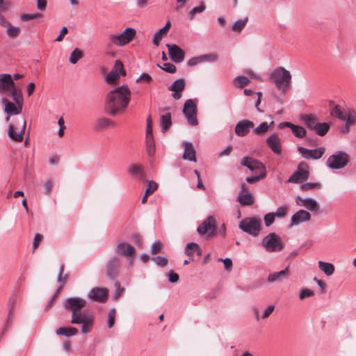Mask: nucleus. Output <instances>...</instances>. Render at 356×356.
Masks as SVG:
<instances>
[{"label": "nucleus", "instance_id": "052dcab7", "mask_svg": "<svg viewBox=\"0 0 356 356\" xmlns=\"http://www.w3.org/2000/svg\"><path fill=\"white\" fill-rule=\"evenodd\" d=\"M275 214L273 212L265 214L264 220L266 227L271 225L275 221Z\"/></svg>", "mask_w": 356, "mask_h": 356}, {"label": "nucleus", "instance_id": "e433bc0d", "mask_svg": "<svg viewBox=\"0 0 356 356\" xmlns=\"http://www.w3.org/2000/svg\"><path fill=\"white\" fill-rule=\"evenodd\" d=\"M319 268L327 275L330 276L334 272V266L331 263L325 262L323 261H318Z\"/></svg>", "mask_w": 356, "mask_h": 356}, {"label": "nucleus", "instance_id": "58836bf2", "mask_svg": "<svg viewBox=\"0 0 356 356\" xmlns=\"http://www.w3.org/2000/svg\"><path fill=\"white\" fill-rule=\"evenodd\" d=\"M304 204V207L312 212H316L320 209L318 202L312 197H306Z\"/></svg>", "mask_w": 356, "mask_h": 356}, {"label": "nucleus", "instance_id": "2f4dec72", "mask_svg": "<svg viewBox=\"0 0 356 356\" xmlns=\"http://www.w3.org/2000/svg\"><path fill=\"white\" fill-rule=\"evenodd\" d=\"M128 172L138 179L143 180L145 179V172L142 167L138 165H131L128 168Z\"/></svg>", "mask_w": 356, "mask_h": 356}, {"label": "nucleus", "instance_id": "69168bd1", "mask_svg": "<svg viewBox=\"0 0 356 356\" xmlns=\"http://www.w3.org/2000/svg\"><path fill=\"white\" fill-rule=\"evenodd\" d=\"M275 306L273 305H269L267 308L264 309L263 314L261 316V318L264 319L268 318L271 313L274 311Z\"/></svg>", "mask_w": 356, "mask_h": 356}, {"label": "nucleus", "instance_id": "3c124183", "mask_svg": "<svg viewBox=\"0 0 356 356\" xmlns=\"http://www.w3.org/2000/svg\"><path fill=\"white\" fill-rule=\"evenodd\" d=\"M321 187V184L319 182H308L302 184L300 186L302 191H307L313 188H320Z\"/></svg>", "mask_w": 356, "mask_h": 356}, {"label": "nucleus", "instance_id": "e2e57ef3", "mask_svg": "<svg viewBox=\"0 0 356 356\" xmlns=\"http://www.w3.org/2000/svg\"><path fill=\"white\" fill-rule=\"evenodd\" d=\"M44 193L47 195H49L51 193V191L53 188V182L51 179L47 180L43 184Z\"/></svg>", "mask_w": 356, "mask_h": 356}, {"label": "nucleus", "instance_id": "c756f323", "mask_svg": "<svg viewBox=\"0 0 356 356\" xmlns=\"http://www.w3.org/2000/svg\"><path fill=\"white\" fill-rule=\"evenodd\" d=\"M289 266H287L284 270H282L280 272H274L269 273L268 275L267 281L270 283H273L277 281L279 279H286L289 277Z\"/></svg>", "mask_w": 356, "mask_h": 356}, {"label": "nucleus", "instance_id": "c85d7f7f", "mask_svg": "<svg viewBox=\"0 0 356 356\" xmlns=\"http://www.w3.org/2000/svg\"><path fill=\"white\" fill-rule=\"evenodd\" d=\"M171 26V23L170 21H168L165 25L160 29L158 31H156L153 37V44L158 47L160 44L161 40H162L164 35H165L169 31Z\"/></svg>", "mask_w": 356, "mask_h": 356}, {"label": "nucleus", "instance_id": "4be33fe9", "mask_svg": "<svg viewBox=\"0 0 356 356\" xmlns=\"http://www.w3.org/2000/svg\"><path fill=\"white\" fill-rule=\"evenodd\" d=\"M125 74L122 63L120 60H116L114 68L106 76V82L112 83L120 78V74L124 76Z\"/></svg>", "mask_w": 356, "mask_h": 356}, {"label": "nucleus", "instance_id": "bf43d9fd", "mask_svg": "<svg viewBox=\"0 0 356 356\" xmlns=\"http://www.w3.org/2000/svg\"><path fill=\"white\" fill-rule=\"evenodd\" d=\"M286 210L287 207L286 205L279 207L276 211L274 213L275 216L280 218H284L286 215Z\"/></svg>", "mask_w": 356, "mask_h": 356}, {"label": "nucleus", "instance_id": "8fccbe9b", "mask_svg": "<svg viewBox=\"0 0 356 356\" xmlns=\"http://www.w3.org/2000/svg\"><path fill=\"white\" fill-rule=\"evenodd\" d=\"M266 177V172H261V173L259 175L247 177L246 181L248 184H254V183L264 179Z\"/></svg>", "mask_w": 356, "mask_h": 356}, {"label": "nucleus", "instance_id": "bb28decb", "mask_svg": "<svg viewBox=\"0 0 356 356\" xmlns=\"http://www.w3.org/2000/svg\"><path fill=\"white\" fill-rule=\"evenodd\" d=\"M9 311L6 325L1 330V335H3L12 325L15 321L14 309L15 307V302L14 300H10L8 302Z\"/></svg>", "mask_w": 356, "mask_h": 356}, {"label": "nucleus", "instance_id": "7c9ffc66", "mask_svg": "<svg viewBox=\"0 0 356 356\" xmlns=\"http://www.w3.org/2000/svg\"><path fill=\"white\" fill-rule=\"evenodd\" d=\"M172 125V116L170 112L163 114L160 117V127L161 131L165 133Z\"/></svg>", "mask_w": 356, "mask_h": 356}, {"label": "nucleus", "instance_id": "338daca9", "mask_svg": "<svg viewBox=\"0 0 356 356\" xmlns=\"http://www.w3.org/2000/svg\"><path fill=\"white\" fill-rule=\"evenodd\" d=\"M152 80V78L149 74L143 72L137 79L136 82L144 81L146 83H149Z\"/></svg>", "mask_w": 356, "mask_h": 356}, {"label": "nucleus", "instance_id": "13d9d810", "mask_svg": "<svg viewBox=\"0 0 356 356\" xmlns=\"http://www.w3.org/2000/svg\"><path fill=\"white\" fill-rule=\"evenodd\" d=\"M159 67H161L164 71L169 73H175L176 72L177 67L175 65L170 63H163V66H160L158 65Z\"/></svg>", "mask_w": 356, "mask_h": 356}, {"label": "nucleus", "instance_id": "9d476101", "mask_svg": "<svg viewBox=\"0 0 356 356\" xmlns=\"http://www.w3.org/2000/svg\"><path fill=\"white\" fill-rule=\"evenodd\" d=\"M261 244L268 252H279L284 248L280 237L275 232H270L264 236Z\"/></svg>", "mask_w": 356, "mask_h": 356}, {"label": "nucleus", "instance_id": "a18cd8bd", "mask_svg": "<svg viewBox=\"0 0 356 356\" xmlns=\"http://www.w3.org/2000/svg\"><path fill=\"white\" fill-rule=\"evenodd\" d=\"M83 56L82 51L79 49L75 48L70 54L69 61L72 64H76Z\"/></svg>", "mask_w": 356, "mask_h": 356}, {"label": "nucleus", "instance_id": "0e129e2a", "mask_svg": "<svg viewBox=\"0 0 356 356\" xmlns=\"http://www.w3.org/2000/svg\"><path fill=\"white\" fill-rule=\"evenodd\" d=\"M201 63H202L201 56H195V57L191 58V59H189L188 60L187 65H188V67H194Z\"/></svg>", "mask_w": 356, "mask_h": 356}, {"label": "nucleus", "instance_id": "f257e3e1", "mask_svg": "<svg viewBox=\"0 0 356 356\" xmlns=\"http://www.w3.org/2000/svg\"><path fill=\"white\" fill-rule=\"evenodd\" d=\"M131 92L128 86L122 85L116 87L107 93L104 105L105 113L111 117L123 114L127 110Z\"/></svg>", "mask_w": 356, "mask_h": 356}, {"label": "nucleus", "instance_id": "774afa93", "mask_svg": "<svg viewBox=\"0 0 356 356\" xmlns=\"http://www.w3.org/2000/svg\"><path fill=\"white\" fill-rule=\"evenodd\" d=\"M348 125H354L356 124V115H346L345 120Z\"/></svg>", "mask_w": 356, "mask_h": 356}, {"label": "nucleus", "instance_id": "39448f33", "mask_svg": "<svg viewBox=\"0 0 356 356\" xmlns=\"http://www.w3.org/2000/svg\"><path fill=\"white\" fill-rule=\"evenodd\" d=\"M238 227L243 232L256 237L261 230V220L256 217H247L239 222Z\"/></svg>", "mask_w": 356, "mask_h": 356}, {"label": "nucleus", "instance_id": "c9c22d12", "mask_svg": "<svg viewBox=\"0 0 356 356\" xmlns=\"http://www.w3.org/2000/svg\"><path fill=\"white\" fill-rule=\"evenodd\" d=\"M330 129V124L327 122H317L314 131L320 136H324Z\"/></svg>", "mask_w": 356, "mask_h": 356}, {"label": "nucleus", "instance_id": "de8ad7c7", "mask_svg": "<svg viewBox=\"0 0 356 356\" xmlns=\"http://www.w3.org/2000/svg\"><path fill=\"white\" fill-rule=\"evenodd\" d=\"M6 33L8 38H15L20 33V28L19 26H13L11 24L8 26L6 31Z\"/></svg>", "mask_w": 356, "mask_h": 356}, {"label": "nucleus", "instance_id": "0eeeda50", "mask_svg": "<svg viewBox=\"0 0 356 356\" xmlns=\"http://www.w3.org/2000/svg\"><path fill=\"white\" fill-rule=\"evenodd\" d=\"M136 35V31L132 27H127L122 32L117 34H110L109 41L115 46L122 47L133 40Z\"/></svg>", "mask_w": 356, "mask_h": 356}, {"label": "nucleus", "instance_id": "4d7b16f0", "mask_svg": "<svg viewBox=\"0 0 356 356\" xmlns=\"http://www.w3.org/2000/svg\"><path fill=\"white\" fill-rule=\"evenodd\" d=\"M158 184H156L155 181H149L148 183V186L145 190L146 195L152 194L158 188Z\"/></svg>", "mask_w": 356, "mask_h": 356}, {"label": "nucleus", "instance_id": "393cba45", "mask_svg": "<svg viewBox=\"0 0 356 356\" xmlns=\"http://www.w3.org/2000/svg\"><path fill=\"white\" fill-rule=\"evenodd\" d=\"M280 129L290 128L293 135L298 138H303L306 136V130L301 126L296 125L290 122H283L278 125Z\"/></svg>", "mask_w": 356, "mask_h": 356}, {"label": "nucleus", "instance_id": "6e6552de", "mask_svg": "<svg viewBox=\"0 0 356 356\" xmlns=\"http://www.w3.org/2000/svg\"><path fill=\"white\" fill-rule=\"evenodd\" d=\"M26 125V122L24 118H17L15 124H8V136L15 142H22L24 138Z\"/></svg>", "mask_w": 356, "mask_h": 356}, {"label": "nucleus", "instance_id": "cd10ccee", "mask_svg": "<svg viewBox=\"0 0 356 356\" xmlns=\"http://www.w3.org/2000/svg\"><path fill=\"white\" fill-rule=\"evenodd\" d=\"M115 122L106 117H102L97 119L94 129L97 131H102L110 127H114Z\"/></svg>", "mask_w": 356, "mask_h": 356}, {"label": "nucleus", "instance_id": "79ce46f5", "mask_svg": "<svg viewBox=\"0 0 356 356\" xmlns=\"http://www.w3.org/2000/svg\"><path fill=\"white\" fill-rule=\"evenodd\" d=\"M206 10L205 3L202 1L198 6L194 7L188 13V18L192 20L197 13H202Z\"/></svg>", "mask_w": 356, "mask_h": 356}, {"label": "nucleus", "instance_id": "864d4df0", "mask_svg": "<svg viewBox=\"0 0 356 356\" xmlns=\"http://www.w3.org/2000/svg\"><path fill=\"white\" fill-rule=\"evenodd\" d=\"M202 62H216L218 60V56L216 54H208L201 56Z\"/></svg>", "mask_w": 356, "mask_h": 356}, {"label": "nucleus", "instance_id": "f3484780", "mask_svg": "<svg viewBox=\"0 0 356 356\" xmlns=\"http://www.w3.org/2000/svg\"><path fill=\"white\" fill-rule=\"evenodd\" d=\"M241 165L248 168L252 172H254L257 170L266 172L265 165L259 160L250 156L243 157L241 160Z\"/></svg>", "mask_w": 356, "mask_h": 356}, {"label": "nucleus", "instance_id": "9b49d317", "mask_svg": "<svg viewBox=\"0 0 356 356\" xmlns=\"http://www.w3.org/2000/svg\"><path fill=\"white\" fill-rule=\"evenodd\" d=\"M183 113L184 114L188 123L191 126H196L198 124L197 119V104L192 99H187L183 106Z\"/></svg>", "mask_w": 356, "mask_h": 356}, {"label": "nucleus", "instance_id": "ddd939ff", "mask_svg": "<svg viewBox=\"0 0 356 356\" xmlns=\"http://www.w3.org/2000/svg\"><path fill=\"white\" fill-rule=\"evenodd\" d=\"M309 175L308 165L302 161L299 163L297 170L289 177L287 181L294 184L301 183L306 181L309 178Z\"/></svg>", "mask_w": 356, "mask_h": 356}, {"label": "nucleus", "instance_id": "c03bdc74", "mask_svg": "<svg viewBox=\"0 0 356 356\" xmlns=\"http://www.w3.org/2000/svg\"><path fill=\"white\" fill-rule=\"evenodd\" d=\"M248 20V17L236 20L232 25V30L236 32H241L245 26Z\"/></svg>", "mask_w": 356, "mask_h": 356}, {"label": "nucleus", "instance_id": "473e14b6", "mask_svg": "<svg viewBox=\"0 0 356 356\" xmlns=\"http://www.w3.org/2000/svg\"><path fill=\"white\" fill-rule=\"evenodd\" d=\"M242 206H250L254 202L253 195L250 193H240L236 199Z\"/></svg>", "mask_w": 356, "mask_h": 356}, {"label": "nucleus", "instance_id": "4c0bfd02", "mask_svg": "<svg viewBox=\"0 0 356 356\" xmlns=\"http://www.w3.org/2000/svg\"><path fill=\"white\" fill-rule=\"evenodd\" d=\"M64 272V265L62 264L60 266L59 272L57 276V281L59 283V287L57 289V293H59L60 289L65 285L67 283V275L63 274Z\"/></svg>", "mask_w": 356, "mask_h": 356}, {"label": "nucleus", "instance_id": "680f3d73", "mask_svg": "<svg viewBox=\"0 0 356 356\" xmlns=\"http://www.w3.org/2000/svg\"><path fill=\"white\" fill-rule=\"evenodd\" d=\"M314 292L309 289H303L300 292L299 298L301 300H303L306 298L312 297L314 296Z\"/></svg>", "mask_w": 356, "mask_h": 356}, {"label": "nucleus", "instance_id": "f03ea898", "mask_svg": "<svg viewBox=\"0 0 356 356\" xmlns=\"http://www.w3.org/2000/svg\"><path fill=\"white\" fill-rule=\"evenodd\" d=\"M86 303V300L80 297H70L63 302L65 309L72 312L71 323L81 324V331L83 334L91 332L94 321L90 314L81 312Z\"/></svg>", "mask_w": 356, "mask_h": 356}, {"label": "nucleus", "instance_id": "7ed1b4c3", "mask_svg": "<svg viewBox=\"0 0 356 356\" xmlns=\"http://www.w3.org/2000/svg\"><path fill=\"white\" fill-rule=\"evenodd\" d=\"M269 79L282 94L287 92L291 82V74L289 70L278 67L270 73Z\"/></svg>", "mask_w": 356, "mask_h": 356}, {"label": "nucleus", "instance_id": "2eb2a0df", "mask_svg": "<svg viewBox=\"0 0 356 356\" xmlns=\"http://www.w3.org/2000/svg\"><path fill=\"white\" fill-rule=\"evenodd\" d=\"M298 152L302 155V156L307 159H319L321 158L325 153V147H318L316 149H307L303 147H298Z\"/></svg>", "mask_w": 356, "mask_h": 356}, {"label": "nucleus", "instance_id": "20e7f679", "mask_svg": "<svg viewBox=\"0 0 356 356\" xmlns=\"http://www.w3.org/2000/svg\"><path fill=\"white\" fill-rule=\"evenodd\" d=\"M13 102L9 101L7 97H3L1 99L4 106V112L6 113V121L9 122L10 116L17 115L22 113L23 108L22 94L18 93L15 96H10Z\"/></svg>", "mask_w": 356, "mask_h": 356}, {"label": "nucleus", "instance_id": "b1692460", "mask_svg": "<svg viewBox=\"0 0 356 356\" xmlns=\"http://www.w3.org/2000/svg\"><path fill=\"white\" fill-rule=\"evenodd\" d=\"M186 86V81L184 78H180L175 81L170 86L168 87V90L173 91L172 97L175 99H179L181 97V92L184 90Z\"/></svg>", "mask_w": 356, "mask_h": 356}, {"label": "nucleus", "instance_id": "5fc2aeb1", "mask_svg": "<svg viewBox=\"0 0 356 356\" xmlns=\"http://www.w3.org/2000/svg\"><path fill=\"white\" fill-rule=\"evenodd\" d=\"M152 259L160 267H165L168 262V259L165 257L162 256L154 257Z\"/></svg>", "mask_w": 356, "mask_h": 356}, {"label": "nucleus", "instance_id": "603ef678", "mask_svg": "<svg viewBox=\"0 0 356 356\" xmlns=\"http://www.w3.org/2000/svg\"><path fill=\"white\" fill-rule=\"evenodd\" d=\"M115 309L114 308L110 309L108 313V327L109 328L113 327L115 324Z\"/></svg>", "mask_w": 356, "mask_h": 356}, {"label": "nucleus", "instance_id": "09e8293b", "mask_svg": "<svg viewBox=\"0 0 356 356\" xmlns=\"http://www.w3.org/2000/svg\"><path fill=\"white\" fill-rule=\"evenodd\" d=\"M42 15L40 13L35 12L33 13H23L20 16V19L23 22H26L36 18H40Z\"/></svg>", "mask_w": 356, "mask_h": 356}, {"label": "nucleus", "instance_id": "423d86ee", "mask_svg": "<svg viewBox=\"0 0 356 356\" xmlns=\"http://www.w3.org/2000/svg\"><path fill=\"white\" fill-rule=\"evenodd\" d=\"M21 90L17 88L13 81L12 75L8 73L0 74V94L8 96H15L21 93Z\"/></svg>", "mask_w": 356, "mask_h": 356}, {"label": "nucleus", "instance_id": "dca6fc26", "mask_svg": "<svg viewBox=\"0 0 356 356\" xmlns=\"http://www.w3.org/2000/svg\"><path fill=\"white\" fill-rule=\"evenodd\" d=\"M108 296V291L106 288L94 287L88 293V299L97 302H105Z\"/></svg>", "mask_w": 356, "mask_h": 356}, {"label": "nucleus", "instance_id": "72a5a7b5", "mask_svg": "<svg viewBox=\"0 0 356 356\" xmlns=\"http://www.w3.org/2000/svg\"><path fill=\"white\" fill-rule=\"evenodd\" d=\"M302 120L307 129L314 131V127H316L318 122V118L313 115H305L302 117Z\"/></svg>", "mask_w": 356, "mask_h": 356}, {"label": "nucleus", "instance_id": "1a4fd4ad", "mask_svg": "<svg viewBox=\"0 0 356 356\" xmlns=\"http://www.w3.org/2000/svg\"><path fill=\"white\" fill-rule=\"evenodd\" d=\"M349 160V155L346 152L337 151L328 157L326 165L331 169L339 170L344 168Z\"/></svg>", "mask_w": 356, "mask_h": 356}, {"label": "nucleus", "instance_id": "4468645a", "mask_svg": "<svg viewBox=\"0 0 356 356\" xmlns=\"http://www.w3.org/2000/svg\"><path fill=\"white\" fill-rule=\"evenodd\" d=\"M121 267V261L116 256L111 257L106 266V275L111 280H115Z\"/></svg>", "mask_w": 356, "mask_h": 356}, {"label": "nucleus", "instance_id": "f704fd0d", "mask_svg": "<svg viewBox=\"0 0 356 356\" xmlns=\"http://www.w3.org/2000/svg\"><path fill=\"white\" fill-rule=\"evenodd\" d=\"M56 332L58 335L70 337L76 335L78 333V330L75 327H60L56 330Z\"/></svg>", "mask_w": 356, "mask_h": 356}, {"label": "nucleus", "instance_id": "5701e85b", "mask_svg": "<svg viewBox=\"0 0 356 356\" xmlns=\"http://www.w3.org/2000/svg\"><path fill=\"white\" fill-rule=\"evenodd\" d=\"M266 143L268 147L275 154L279 155L282 153V149L281 140L279 138V136L277 134L274 133V134H271L270 136H268L266 140Z\"/></svg>", "mask_w": 356, "mask_h": 356}, {"label": "nucleus", "instance_id": "f8f14e48", "mask_svg": "<svg viewBox=\"0 0 356 356\" xmlns=\"http://www.w3.org/2000/svg\"><path fill=\"white\" fill-rule=\"evenodd\" d=\"M216 230V222L215 218L210 216L203 220L202 224L197 228L198 234L203 237H211Z\"/></svg>", "mask_w": 356, "mask_h": 356}, {"label": "nucleus", "instance_id": "ea45409f", "mask_svg": "<svg viewBox=\"0 0 356 356\" xmlns=\"http://www.w3.org/2000/svg\"><path fill=\"white\" fill-rule=\"evenodd\" d=\"M273 124V121H272L270 124L267 122H261L259 125L255 127L253 130V133L256 135H263L266 134L270 126Z\"/></svg>", "mask_w": 356, "mask_h": 356}, {"label": "nucleus", "instance_id": "a19ab883", "mask_svg": "<svg viewBox=\"0 0 356 356\" xmlns=\"http://www.w3.org/2000/svg\"><path fill=\"white\" fill-rule=\"evenodd\" d=\"M146 149L149 156H152L155 153V143L153 135L146 136Z\"/></svg>", "mask_w": 356, "mask_h": 356}, {"label": "nucleus", "instance_id": "412c9836", "mask_svg": "<svg viewBox=\"0 0 356 356\" xmlns=\"http://www.w3.org/2000/svg\"><path fill=\"white\" fill-rule=\"evenodd\" d=\"M311 218L312 216L308 211L300 209L291 216L290 227L297 226L301 223L308 222L311 220Z\"/></svg>", "mask_w": 356, "mask_h": 356}, {"label": "nucleus", "instance_id": "37998d69", "mask_svg": "<svg viewBox=\"0 0 356 356\" xmlns=\"http://www.w3.org/2000/svg\"><path fill=\"white\" fill-rule=\"evenodd\" d=\"M330 114L338 119L341 120H345L347 113H346L339 105H336L334 106L332 110L330 112Z\"/></svg>", "mask_w": 356, "mask_h": 356}, {"label": "nucleus", "instance_id": "a878e982", "mask_svg": "<svg viewBox=\"0 0 356 356\" xmlns=\"http://www.w3.org/2000/svg\"><path fill=\"white\" fill-rule=\"evenodd\" d=\"M184 152L183 158L185 160L196 162V152L191 142L184 141Z\"/></svg>", "mask_w": 356, "mask_h": 356}, {"label": "nucleus", "instance_id": "6e6d98bb", "mask_svg": "<svg viewBox=\"0 0 356 356\" xmlns=\"http://www.w3.org/2000/svg\"><path fill=\"white\" fill-rule=\"evenodd\" d=\"M162 250V245L160 241H155L151 245L150 252L152 254H157L161 252Z\"/></svg>", "mask_w": 356, "mask_h": 356}, {"label": "nucleus", "instance_id": "aec40b11", "mask_svg": "<svg viewBox=\"0 0 356 356\" xmlns=\"http://www.w3.org/2000/svg\"><path fill=\"white\" fill-rule=\"evenodd\" d=\"M169 56L172 61L181 63L184 59L185 53L178 45L167 44Z\"/></svg>", "mask_w": 356, "mask_h": 356}, {"label": "nucleus", "instance_id": "6ab92c4d", "mask_svg": "<svg viewBox=\"0 0 356 356\" xmlns=\"http://www.w3.org/2000/svg\"><path fill=\"white\" fill-rule=\"evenodd\" d=\"M254 124L253 122L248 120H243L239 121L235 127V134L240 137L245 136L249 133L251 129L254 128Z\"/></svg>", "mask_w": 356, "mask_h": 356}, {"label": "nucleus", "instance_id": "a211bd4d", "mask_svg": "<svg viewBox=\"0 0 356 356\" xmlns=\"http://www.w3.org/2000/svg\"><path fill=\"white\" fill-rule=\"evenodd\" d=\"M115 253L129 257L131 260L135 257V248L126 242L118 243L115 248Z\"/></svg>", "mask_w": 356, "mask_h": 356}, {"label": "nucleus", "instance_id": "49530a36", "mask_svg": "<svg viewBox=\"0 0 356 356\" xmlns=\"http://www.w3.org/2000/svg\"><path fill=\"white\" fill-rule=\"evenodd\" d=\"M234 82L237 87L242 88L247 86L250 82V80L247 76L241 75L236 76L234 79Z\"/></svg>", "mask_w": 356, "mask_h": 356}]
</instances>
